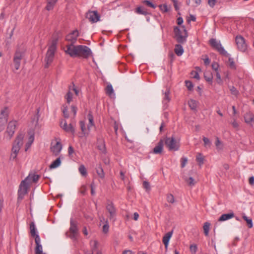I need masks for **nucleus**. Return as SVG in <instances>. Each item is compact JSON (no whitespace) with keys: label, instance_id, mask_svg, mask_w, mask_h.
Listing matches in <instances>:
<instances>
[{"label":"nucleus","instance_id":"412c9836","mask_svg":"<svg viewBox=\"0 0 254 254\" xmlns=\"http://www.w3.org/2000/svg\"><path fill=\"white\" fill-rule=\"evenodd\" d=\"M204 77L208 83H210L211 84L212 83L213 74L210 71H205L204 72Z\"/></svg>","mask_w":254,"mask_h":254},{"label":"nucleus","instance_id":"de8ad7c7","mask_svg":"<svg viewBox=\"0 0 254 254\" xmlns=\"http://www.w3.org/2000/svg\"><path fill=\"white\" fill-rule=\"evenodd\" d=\"M186 83V86H187V88L189 90L191 91L193 89V84L192 82L190 81L187 80L185 81Z\"/></svg>","mask_w":254,"mask_h":254},{"label":"nucleus","instance_id":"6e6552de","mask_svg":"<svg viewBox=\"0 0 254 254\" xmlns=\"http://www.w3.org/2000/svg\"><path fill=\"white\" fill-rule=\"evenodd\" d=\"M28 187V183L25 180H23L19 186L18 190V199H23L24 195L27 192V189Z\"/></svg>","mask_w":254,"mask_h":254},{"label":"nucleus","instance_id":"dca6fc26","mask_svg":"<svg viewBox=\"0 0 254 254\" xmlns=\"http://www.w3.org/2000/svg\"><path fill=\"white\" fill-rule=\"evenodd\" d=\"M163 145L164 141L162 139H161L153 148V153L156 154H161L163 151Z\"/></svg>","mask_w":254,"mask_h":254},{"label":"nucleus","instance_id":"a878e982","mask_svg":"<svg viewBox=\"0 0 254 254\" xmlns=\"http://www.w3.org/2000/svg\"><path fill=\"white\" fill-rule=\"evenodd\" d=\"M254 118V115L250 112L246 113L244 116L245 121L247 123H251L253 121Z\"/></svg>","mask_w":254,"mask_h":254},{"label":"nucleus","instance_id":"37998d69","mask_svg":"<svg viewBox=\"0 0 254 254\" xmlns=\"http://www.w3.org/2000/svg\"><path fill=\"white\" fill-rule=\"evenodd\" d=\"M109 225L108 222L106 221L105 224H104V225L103 226V229H102L103 233L105 234H107L109 231Z\"/></svg>","mask_w":254,"mask_h":254},{"label":"nucleus","instance_id":"a211bd4d","mask_svg":"<svg viewBox=\"0 0 254 254\" xmlns=\"http://www.w3.org/2000/svg\"><path fill=\"white\" fill-rule=\"evenodd\" d=\"M235 217V214L233 212H231L228 214H222L219 218V221H224L229 219H230Z\"/></svg>","mask_w":254,"mask_h":254},{"label":"nucleus","instance_id":"5701e85b","mask_svg":"<svg viewBox=\"0 0 254 254\" xmlns=\"http://www.w3.org/2000/svg\"><path fill=\"white\" fill-rule=\"evenodd\" d=\"M175 52L178 56H181L184 53V49L180 44H177L175 48Z\"/></svg>","mask_w":254,"mask_h":254},{"label":"nucleus","instance_id":"72a5a7b5","mask_svg":"<svg viewBox=\"0 0 254 254\" xmlns=\"http://www.w3.org/2000/svg\"><path fill=\"white\" fill-rule=\"evenodd\" d=\"M79 172L83 176H86L87 174L86 169L83 165H81L79 167Z\"/></svg>","mask_w":254,"mask_h":254},{"label":"nucleus","instance_id":"49530a36","mask_svg":"<svg viewBox=\"0 0 254 254\" xmlns=\"http://www.w3.org/2000/svg\"><path fill=\"white\" fill-rule=\"evenodd\" d=\"M142 3L152 8H155L156 7L155 5L149 0H144L142 1Z\"/></svg>","mask_w":254,"mask_h":254},{"label":"nucleus","instance_id":"338daca9","mask_svg":"<svg viewBox=\"0 0 254 254\" xmlns=\"http://www.w3.org/2000/svg\"><path fill=\"white\" fill-rule=\"evenodd\" d=\"M204 63L206 65H209L210 63V60L207 56H206V58L204 59Z\"/></svg>","mask_w":254,"mask_h":254},{"label":"nucleus","instance_id":"864d4df0","mask_svg":"<svg viewBox=\"0 0 254 254\" xmlns=\"http://www.w3.org/2000/svg\"><path fill=\"white\" fill-rule=\"evenodd\" d=\"M203 141H204V145L205 147L207 146H210L211 145V142L210 141L209 139L206 137H203Z\"/></svg>","mask_w":254,"mask_h":254},{"label":"nucleus","instance_id":"f03ea898","mask_svg":"<svg viewBox=\"0 0 254 254\" xmlns=\"http://www.w3.org/2000/svg\"><path fill=\"white\" fill-rule=\"evenodd\" d=\"M57 39L53 40L51 45L49 47L45 59L46 62L45 67L46 68L48 67L53 62L55 53L57 49Z\"/></svg>","mask_w":254,"mask_h":254},{"label":"nucleus","instance_id":"c85d7f7f","mask_svg":"<svg viewBox=\"0 0 254 254\" xmlns=\"http://www.w3.org/2000/svg\"><path fill=\"white\" fill-rule=\"evenodd\" d=\"M61 158L60 157H59L56 160L52 162V163L50 166V169L56 168L61 165Z\"/></svg>","mask_w":254,"mask_h":254},{"label":"nucleus","instance_id":"9d476101","mask_svg":"<svg viewBox=\"0 0 254 254\" xmlns=\"http://www.w3.org/2000/svg\"><path fill=\"white\" fill-rule=\"evenodd\" d=\"M70 237L72 239H76L78 231V229L77 226V222L75 221L72 218H71L70 221Z\"/></svg>","mask_w":254,"mask_h":254},{"label":"nucleus","instance_id":"20e7f679","mask_svg":"<svg viewBox=\"0 0 254 254\" xmlns=\"http://www.w3.org/2000/svg\"><path fill=\"white\" fill-rule=\"evenodd\" d=\"M209 43L210 46L217 51L220 54L227 57L229 56V54L225 50L220 41H217L215 39L211 38L209 40Z\"/></svg>","mask_w":254,"mask_h":254},{"label":"nucleus","instance_id":"69168bd1","mask_svg":"<svg viewBox=\"0 0 254 254\" xmlns=\"http://www.w3.org/2000/svg\"><path fill=\"white\" fill-rule=\"evenodd\" d=\"M74 151L73 147L71 146H69L68 148V153L69 156H71L73 153Z\"/></svg>","mask_w":254,"mask_h":254},{"label":"nucleus","instance_id":"13d9d810","mask_svg":"<svg viewBox=\"0 0 254 254\" xmlns=\"http://www.w3.org/2000/svg\"><path fill=\"white\" fill-rule=\"evenodd\" d=\"M190 251L191 252H192L193 253H195L197 251V248L196 245H191L190 247Z\"/></svg>","mask_w":254,"mask_h":254},{"label":"nucleus","instance_id":"bf43d9fd","mask_svg":"<svg viewBox=\"0 0 254 254\" xmlns=\"http://www.w3.org/2000/svg\"><path fill=\"white\" fill-rule=\"evenodd\" d=\"M216 0H208V4L211 7H213L216 3Z\"/></svg>","mask_w":254,"mask_h":254},{"label":"nucleus","instance_id":"7c9ffc66","mask_svg":"<svg viewBox=\"0 0 254 254\" xmlns=\"http://www.w3.org/2000/svg\"><path fill=\"white\" fill-rule=\"evenodd\" d=\"M210 226V223L209 222H206L204 223L203 229L204 231V234L206 236H207L208 235Z\"/></svg>","mask_w":254,"mask_h":254},{"label":"nucleus","instance_id":"aec40b11","mask_svg":"<svg viewBox=\"0 0 254 254\" xmlns=\"http://www.w3.org/2000/svg\"><path fill=\"white\" fill-rule=\"evenodd\" d=\"M173 234V231L167 233L163 237V242L165 245L166 248L167 247L169 240Z\"/></svg>","mask_w":254,"mask_h":254},{"label":"nucleus","instance_id":"052dcab7","mask_svg":"<svg viewBox=\"0 0 254 254\" xmlns=\"http://www.w3.org/2000/svg\"><path fill=\"white\" fill-rule=\"evenodd\" d=\"M63 112L64 114V118H68L69 117V115L67 113V107H64L63 110Z\"/></svg>","mask_w":254,"mask_h":254},{"label":"nucleus","instance_id":"ddd939ff","mask_svg":"<svg viewBox=\"0 0 254 254\" xmlns=\"http://www.w3.org/2000/svg\"><path fill=\"white\" fill-rule=\"evenodd\" d=\"M9 114L8 109L7 107H4L1 109L0 112V125H4L7 122Z\"/></svg>","mask_w":254,"mask_h":254},{"label":"nucleus","instance_id":"4c0bfd02","mask_svg":"<svg viewBox=\"0 0 254 254\" xmlns=\"http://www.w3.org/2000/svg\"><path fill=\"white\" fill-rule=\"evenodd\" d=\"M65 98L66 100V102L68 104H69L72 99V94L69 91L65 96Z\"/></svg>","mask_w":254,"mask_h":254},{"label":"nucleus","instance_id":"2f4dec72","mask_svg":"<svg viewBox=\"0 0 254 254\" xmlns=\"http://www.w3.org/2000/svg\"><path fill=\"white\" fill-rule=\"evenodd\" d=\"M169 94H170V91L168 89H166L164 93V96L163 98V103L164 104H166L170 101V97H169Z\"/></svg>","mask_w":254,"mask_h":254},{"label":"nucleus","instance_id":"680f3d73","mask_svg":"<svg viewBox=\"0 0 254 254\" xmlns=\"http://www.w3.org/2000/svg\"><path fill=\"white\" fill-rule=\"evenodd\" d=\"M33 237L35 238V242L36 245L40 244V238L39 235H37Z\"/></svg>","mask_w":254,"mask_h":254},{"label":"nucleus","instance_id":"3c124183","mask_svg":"<svg viewBox=\"0 0 254 254\" xmlns=\"http://www.w3.org/2000/svg\"><path fill=\"white\" fill-rule=\"evenodd\" d=\"M106 93L109 97L111 96V84H108L106 89Z\"/></svg>","mask_w":254,"mask_h":254},{"label":"nucleus","instance_id":"f704fd0d","mask_svg":"<svg viewBox=\"0 0 254 254\" xmlns=\"http://www.w3.org/2000/svg\"><path fill=\"white\" fill-rule=\"evenodd\" d=\"M35 254H46L43 252L42 246L41 244L36 245L35 248Z\"/></svg>","mask_w":254,"mask_h":254},{"label":"nucleus","instance_id":"f8f14e48","mask_svg":"<svg viewBox=\"0 0 254 254\" xmlns=\"http://www.w3.org/2000/svg\"><path fill=\"white\" fill-rule=\"evenodd\" d=\"M17 126V123L15 121H12L9 122L6 128V132L11 138L14 134L16 127Z\"/></svg>","mask_w":254,"mask_h":254},{"label":"nucleus","instance_id":"a19ab883","mask_svg":"<svg viewBox=\"0 0 254 254\" xmlns=\"http://www.w3.org/2000/svg\"><path fill=\"white\" fill-rule=\"evenodd\" d=\"M185 181L190 186H193L195 184L194 180L191 177L186 179Z\"/></svg>","mask_w":254,"mask_h":254},{"label":"nucleus","instance_id":"f3484780","mask_svg":"<svg viewBox=\"0 0 254 254\" xmlns=\"http://www.w3.org/2000/svg\"><path fill=\"white\" fill-rule=\"evenodd\" d=\"M40 176L33 173H30L25 179V180L28 183L32 182L36 183L39 179Z\"/></svg>","mask_w":254,"mask_h":254},{"label":"nucleus","instance_id":"473e14b6","mask_svg":"<svg viewBox=\"0 0 254 254\" xmlns=\"http://www.w3.org/2000/svg\"><path fill=\"white\" fill-rule=\"evenodd\" d=\"M243 218L247 222L249 228H251L253 227V224L252 219L249 218L245 214L243 215Z\"/></svg>","mask_w":254,"mask_h":254},{"label":"nucleus","instance_id":"e433bc0d","mask_svg":"<svg viewBox=\"0 0 254 254\" xmlns=\"http://www.w3.org/2000/svg\"><path fill=\"white\" fill-rule=\"evenodd\" d=\"M230 91L232 95L236 97L239 94V91L233 86L230 87Z\"/></svg>","mask_w":254,"mask_h":254},{"label":"nucleus","instance_id":"6ab92c4d","mask_svg":"<svg viewBox=\"0 0 254 254\" xmlns=\"http://www.w3.org/2000/svg\"><path fill=\"white\" fill-rule=\"evenodd\" d=\"M20 149V147L18 145H15L13 144L12 148V153L11 154V158L14 159L16 158L17 155Z\"/></svg>","mask_w":254,"mask_h":254},{"label":"nucleus","instance_id":"4d7b16f0","mask_svg":"<svg viewBox=\"0 0 254 254\" xmlns=\"http://www.w3.org/2000/svg\"><path fill=\"white\" fill-rule=\"evenodd\" d=\"M159 7L160 10L163 12H166L168 11V8L166 4L160 5Z\"/></svg>","mask_w":254,"mask_h":254},{"label":"nucleus","instance_id":"58836bf2","mask_svg":"<svg viewBox=\"0 0 254 254\" xmlns=\"http://www.w3.org/2000/svg\"><path fill=\"white\" fill-rule=\"evenodd\" d=\"M96 172H97V173L98 175L100 178H103L104 177V174L103 170V169L101 167L98 166L96 168Z\"/></svg>","mask_w":254,"mask_h":254},{"label":"nucleus","instance_id":"cd10ccee","mask_svg":"<svg viewBox=\"0 0 254 254\" xmlns=\"http://www.w3.org/2000/svg\"><path fill=\"white\" fill-rule=\"evenodd\" d=\"M30 234L32 237L38 235L36 232V228L34 222H32L30 224Z\"/></svg>","mask_w":254,"mask_h":254},{"label":"nucleus","instance_id":"7ed1b4c3","mask_svg":"<svg viewBox=\"0 0 254 254\" xmlns=\"http://www.w3.org/2000/svg\"><path fill=\"white\" fill-rule=\"evenodd\" d=\"M174 38L178 43L183 44L186 41L188 34L187 31L184 27H183V30H181V29L177 26L174 27Z\"/></svg>","mask_w":254,"mask_h":254},{"label":"nucleus","instance_id":"f257e3e1","mask_svg":"<svg viewBox=\"0 0 254 254\" xmlns=\"http://www.w3.org/2000/svg\"><path fill=\"white\" fill-rule=\"evenodd\" d=\"M65 52L71 57H81L87 59L92 55L91 49L85 45H67Z\"/></svg>","mask_w":254,"mask_h":254},{"label":"nucleus","instance_id":"393cba45","mask_svg":"<svg viewBox=\"0 0 254 254\" xmlns=\"http://www.w3.org/2000/svg\"><path fill=\"white\" fill-rule=\"evenodd\" d=\"M57 1L58 0H48L46 9L48 11L52 10Z\"/></svg>","mask_w":254,"mask_h":254},{"label":"nucleus","instance_id":"2eb2a0df","mask_svg":"<svg viewBox=\"0 0 254 254\" xmlns=\"http://www.w3.org/2000/svg\"><path fill=\"white\" fill-rule=\"evenodd\" d=\"M62 149V145L59 141H57L55 145H52L51 147V151L55 156L59 155Z\"/></svg>","mask_w":254,"mask_h":254},{"label":"nucleus","instance_id":"09e8293b","mask_svg":"<svg viewBox=\"0 0 254 254\" xmlns=\"http://www.w3.org/2000/svg\"><path fill=\"white\" fill-rule=\"evenodd\" d=\"M143 187L146 191H149L150 190V184L149 182L147 181H144L143 182Z\"/></svg>","mask_w":254,"mask_h":254},{"label":"nucleus","instance_id":"a18cd8bd","mask_svg":"<svg viewBox=\"0 0 254 254\" xmlns=\"http://www.w3.org/2000/svg\"><path fill=\"white\" fill-rule=\"evenodd\" d=\"M69 90H72L74 92V93L76 96H78L79 95V90L78 89H77L75 87V85L73 83H72V87L69 86Z\"/></svg>","mask_w":254,"mask_h":254},{"label":"nucleus","instance_id":"5fc2aeb1","mask_svg":"<svg viewBox=\"0 0 254 254\" xmlns=\"http://www.w3.org/2000/svg\"><path fill=\"white\" fill-rule=\"evenodd\" d=\"M211 66L212 69L215 71H218V67H219V64L218 63L216 62H213Z\"/></svg>","mask_w":254,"mask_h":254},{"label":"nucleus","instance_id":"c756f323","mask_svg":"<svg viewBox=\"0 0 254 254\" xmlns=\"http://www.w3.org/2000/svg\"><path fill=\"white\" fill-rule=\"evenodd\" d=\"M87 118L89 121L88 129L90 130V127L94 126L93 117L90 112L88 114Z\"/></svg>","mask_w":254,"mask_h":254},{"label":"nucleus","instance_id":"c9c22d12","mask_svg":"<svg viewBox=\"0 0 254 254\" xmlns=\"http://www.w3.org/2000/svg\"><path fill=\"white\" fill-rule=\"evenodd\" d=\"M196 160L198 163L199 166H201L203 164L204 158L200 153L197 154Z\"/></svg>","mask_w":254,"mask_h":254},{"label":"nucleus","instance_id":"79ce46f5","mask_svg":"<svg viewBox=\"0 0 254 254\" xmlns=\"http://www.w3.org/2000/svg\"><path fill=\"white\" fill-rule=\"evenodd\" d=\"M167 200L169 203H173L175 201L173 195L172 194H168L167 195Z\"/></svg>","mask_w":254,"mask_h":254},{"label":"nucleus","instance_id":"423d86ee","mask_svg":"<svg viewBox=\"0 0 254 254\" xmlns=\"http://www.w3.org/2000/svg\"><path fill=\"white\" fill-rule=\"evenodd\" d=\"M24 56V51L19 49H17L15 52L13 57V63L14 67L18 70L20 66L21 61Z\"/></svg>","mask_w":254,"mask_h":254},{"label":"nucleus","instance_id":"9b49d317","mask_svg":"<svg viewBox=\"0 0 254 254\" xmlns=\"http://www.w3.org/2000/svg\"><path fill=\"white\" fill-rule=\"evenodd\" d=\"M79 36L78 30H75L66 36L65 39L67 41L70 42L69 45H74L77 41Z\"/></svg>","mask_w":254,"mask_h":254},{"label":"nucleus","instance_id":"bb28decb","mask_svg":"<svg viewBox=\"0 0 254 254\" xmlns=\"http://www.w3.org/2000/svg\"><path fill=\"white\" fill-rule=\"evenodd\" d=\"M188 104L191 110H195L197 106L198 102L194 100L190 99L188 101Z\"/></svg>","mask_w":254,"mask_h":254},{"label":"nucleus","instance_id":"8fccbe9b","mask_svg":"<svg viewBox=\"0 0 254 254\" xmlns=\"http://www.w3.org/2000/svg\"><path fill=\"white\" fill-rule=\"evenodd\" d=\"M79 125H80V128L82 130V132H83V133H84L85 134L86 128H85V125L84 122L83 121H80Z\"/></svg>","mask_w":254,"mask_h":254},{"label":"nucleus","instance_id":"4468645a","mask_svg":"<svg viewBox=\"0 0 254 254\" xmlns=\"http://www.w3.org/2000/svg\"><path fill=\"white\" fill-rule=\"evenodd\" d=\"M61 127L66 132L73 133L75 131L74 129L73 126H72L71 124H69L68 125L65 121H63L61 122Z\"/></svg>","mask_w":254,"mask_h":254},{"label":"nucleus","instance_id":"1a4fd4ad","mask_svg":"<svg viewBox=\"0 0 254 254\" xmlns=\"http://www.w3.org/2000/svg\"><path fill=\"white\" fill-rule=\"evenodd\" d=\"M86 17L91 23H96L100 20V15L96 10H89L86 14Z\"/></svg>","mask_w":254,"mask_h":254},{"label":"nucleus","instance_id":"ea45409f","mask_svg":"<svg viewBox=\"0 0 254 254\" xmlns=\"http://www.w3.org/2000/svg\"><path fill=\"white\" fill-rule=\"evenodd\" d=\"M92 252H94L97 249L98 242L96 240L92 241L90 242Z\"/></svg>","mask_w":254,"mask_h":254},{"label":"nucleus","instance_id":"4be33fe9","mask_svg":"<svg viewBox=\"0 0 254 254\" xmlns=\"http://www.w3.org/2000/svg\"><path fill=\"white\" fill-rule=\"evenodd\" d=\"M135 12L138 14H141L144 15H147L150 14V13L147 11V9L142 6L137 7L135 9Z\"/></svg>","mask_w":254,"mask_h":254},{"label":"nucleus","instance_id":"0eeeda50","mask_svg":"<svg viewBox=\"0 0 254 254\" xmlns=\"http://www.w3.org/2000/svg\"><path fill=\"white\" fill-rule=\"evenodd\" d=\"M235 41L238 49L239 51L244 52L247 50V45L243 37L241 35L237 36L235 38Z\"/></svg>","mask_w":254,"mask_h":254},{"label":"nucleus","instance_id":"6e6d98bb","mask_svg":"<svg viewBox=\"0 0 254 254\" xmlns=\"http://www.w3.org/2000/svg\"><path fill=\"white\" fill-rule=\"evenodd\" d=\"M191 74L193 78L196 79L197 80L199 79V75L197 71H192L191 72Z\"/></svg>","mask_w":254,"mask_h":254},{"label":"nucleus","instance_id":"b1692460","mask_svg":"<svg viewBox=\"0 0 254 254\" xmlns=\"http://www.w3.org/2000/svg\"><path fill=\"white\" fill-rule=\"evenodd\" d=\"M23 137H24V136L22 134H19L17 136L13 144L15 145H18L19 147H21L23 144Z\"/></svg>","mask_w":254,"mask_h":254},{"label":"nucleus","instance_id":"774afa93","mask_svg":"<svg viewBox=\"0 0 254 254\" xmlns=\"http://www.w3.org/2000/svg\"><path fill=\"white\" fill-rule=\"evenodd\" d=\"M249 184L250 185H254V177H253V176L249 178Z\"/></svg>","mask_w":254,"mask_h":254},{"label":"nucleus","instance_id":"e2e57ef3","mask_svg":"<svg viewBox=\"0 0 254 254\" xmlns=\"http://www.w3.org/2000/svg\"><path fill=\"white\" fill-rule=\"evenodd\" d=\"M188 161V159L187 158L183 157L182 158V163H181V166L182 168L184 167Z\"/></svg>","mask_w":254,"mask_h":254},{"label":"nucleus","instance_id":"39448f33","mask_svg":"<svg viewBox=\"0 0 254 254\" xmlns=\"http://www.w3.org/2000/svg\"><path fill=\"white\" fill-rule=\"evenodd\" d=\"M165 143L169 150L176 151L179 149V145L174 137H166Z\"/></svg>","mask_w":254,"mask_h":254},{"label":"nucleus","instance_id":"603ef678","mask_svg":"<svg viewBox=\"0 0 254 254\" xmlns=\"http://www.w3.org/2000/svg\"><path fill=\"white\" fill-rule=\"evenodd\" d=\"M34 139V135H31L29 138V141L26 144V146L27 147H29L32 142H33Z\"/></svg>","mask_w":254,"mask_h":254},{"label":"nucleus","instance_id":"c03bdc74","mask_svg":"<svg viewBox=\"0 0 254 254\" xmlns=\"http://www.w3.org/2000/svg\"><path fill=\"white\" fill-rule=\"evenodd\" d=\"M215 73H216V81L217 83L219 84H222V80L221 79V75H220L219 71H216V72H215Z\"/></svg>","mask_w":254,"mask_h":254},{"label":"nucleus","instance_id":"0e129e2a","mask_svg":"<svg viewBox=\"0 0 254 254\" xmlns=\"http://www.w3.org/2000/svg\"><path fill=\"white\" fill-rule=\"evenodd\" d=\"M229 62L230 63V66L232 68L235 67V63L234 62L233 59L231 58H229Z\"/></svg>","mask_w":254,"mask_h":254}]
</instances>
